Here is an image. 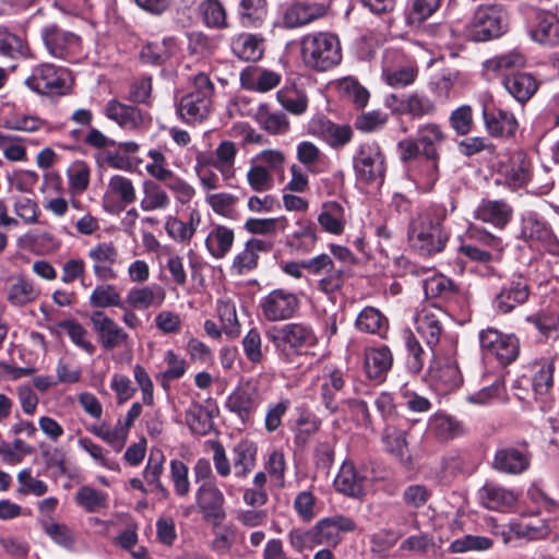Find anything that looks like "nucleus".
Instances as JSON below:
<instances>
[{"label": "nucleus", "mask_w": 559, "mask_h": 559, "mask_svg": "<svg viewBox=\"0 0 559 559\" xmlns=\"http://www.w3.org/2000/svg\"><path fill=\"white\" fill-rule=\"evenodd\" d=\"M447 140V133L436 122L420 123L415 138H407L397 143V152L403 163H409L418 157L412 168V177L417 186L429 191L439 179L440 148Z\"/></svg>", "instance_id": "f257e3e1"}, {"label": "nucleus", "mask_w": 559, "mask_h": 559, "mask_svg": "<svg viewBox=\"0 0 559 559\" xmlns=\"http://www.w3.org/2000/svg\"><path fill=\"white\" fill-rule=\"evenodd\" d=\"M445 217L447 209L443 205H431L411 222L408 240L420 255L429 257L444 249L449 240V234L443 228Z\"/></svg>", "instance_id": "f03ea898"}, {"label": "nucleus", "mask_w": 559, "mask_h": 559, "mask_svg": "<svg viewBox=\"0 0 559 559\" xmlns=\"http://www.w3.org/2000/svg\"><path fill=\"white\" fill-rule=\"evenodd\" d=\"M300 56L306 68L326 72L342 61V46L338 37L330 32L307 34L300 41Z\"/></svg>", "instance_id": "7ed1b4c3"}, {"label": "nucleus", "mask_w": 559, "mask_h": 559, "mask_svg": "<svg viewBox=\"0 0 559 559\" xmlns=\"http://www.w3.org/2000/svg\"><path fill=\"white\" fill-rule=\"evenodd\" d=\"M214 91L215 86L209 75L203 72L195 74L190 91L177 104L179 118L189 124L205 121L212 111Z\"/></svg>", "instance_id": "20e7f679"}, {"label": "nucleus", "mask_w": 559, "mask_h": 559, "mask_svg": "<svg viewBox=\"0 0 559 559\" xmlns=\"http://www.w3.org/2000/svg\"><path fill=\"white\" fill-rule=\"evenodd\" d=\"M285 154L280 150H264L251 158L246 178L249 187L259 193L273 189V174L283 173Z\"/></svg>", "instance_id": "39448f33"}, {"label": "nucleus", "mask_w": 559, "mask_h": 559, "mask_svg": "<svg viewBox=\"0 0 559 559\" xmlns=\"http://www.w3.org/2000/svg\"><path fill=\"white\" fill-rule=\"evenodd\" d=\"M508 14L501 5H479L467 25V36L474 41H487L507 32Z\"/></svg>", "instance_id": "423d86ee"}, {"label": "nucleus", "mask_w": 559, "mask_h": 559, "mask_svg": "<svg viewBox=\"0 0 559 559\" xmlns=\"http://www.w3.org/2000/svg\"><path fill=\"white\" fill-rule=\"evenodd\" d=\"M356 179L362 183H380L384 179L386 164L382 147L376 141L358 145L353 155Z\"/></svg>", "instance_id": "0eeeda50"}, {"label": "nucleus", "mask_w": 559, "mask_h": 559, "mask_svg": "<svg viewBox=\"0 0 559 559\" xmlns=\"http://www.w3.org/2000/svg\"><path fill=\"white\" fill-rule=\"evenodd\" d=\"M455 353L453 344H450L447 350H433L428 372L431 385L440 394L456 390L463 382Z\"/></svg>", "instance_id": "6e6552de"}, {"label": "nucleus", "mask_w": 559, "mask_h": 559, "mask_svg": "<svg viewBox=\"0 0 559 559\" xmlns=\"http://www.w3.org/2000/svg\"><path fill=\"white\" fill-rule=\"evenodd\" d=\"M270 340L280 356L287 361L317 343L312 329L301 323H288L274 329Z\"/></svg>", "instance_id": "1a4fd4ad"}, {"label": "nucleus", "mask_w": 559, "mask_h": 559, "mask_svg": "<svg viewBox=\"0 0 559 559\" xmlns=\"http://www.w3.org/2000/svg\"><path fill=\"white\" fill-rule=\"evenodd\" d=\"M418 76L416 61L397 48H386L382 56V79L393 88H403Z\"/></svg>", "instance_id": "9d476101"}, {"label": "nucleus", "mask_w": 559, "mask_h": 559, "mask_svg": "<svg viewBox=\"0 0 559 559\" xmlns=\"http://www.w3.org/2000/svg\"><path fill=\"white\" fill-rule=\"evenodd\" d=\"M40 37L47 52L56 59L74 62L81 53V38L76 34L61 28L56 23L41 27Z\"/></svg>", "instance_id": "9b49d317"}, {"label": "nucleus", "mask_w": 559, "mask_h": 559, "mask_svg": "<svg viewBox=\"0 0 559 559\" xmlns=\"http://www.w3.org/2000/svg\"><path fill=\"white\" fill-rule=\"evenodd\" d=\"M69 72L52 63H41L32 69L26 78V86L41 95H63L68 90Z\"/></svg>", "instance_id": "f8f14e48"}, {"label": "nucleus", "mask_w": 559, "mask_h": 559, "mask_svg": "<svg viewBox=\"0 0 559 559\" xmlns=\"http://www.w3.org/2000/svg\"><path fill=\"white\" fill-rule=\"evenodd\" d=\"M479 343L487 357H493L501 366L513 362L520 353V343L515 335L503 334L497 329L480 331Z\"/></svg>", "instance_id": "ddd939ff"}, {"label": "nucleus", "mask_w": 559, "mask_h": 559, "mask_svg": "<svg viewBox=\"0 0 559 559\" xmlns=\"http://www.w3.org/2000/svg\"><path fill=\"white\" fill-rule=\"evenodd\" d=\"M94 276L103 282L115 281L121 265L120 252L114 241H100L92 246L86 253Z\"/></svg>", "instance_id": "4468645a"}, {"label": "nucleus", "mask_w": 559, "mask_h": 559, "mask_svg": "<svg viewBox=\"0 0 559 559\" xmlns=\"http://www.w3.org/2000/svg\"><path fill=\"white\" fill-rule=\"evenodd\" d=\"M445 318L447 312L442 310L441 306L429 301L416 311V331L432 352L440 342L443 333V320Z\"/></svg>", "instance_id": "2eb2a0df"}, {"label": "nucleus", "mask_w": 559, "mask_h": 559, "mask_svg": "<svg viewBox=\"0 0 559 559\" xmlns=\"http://www.w3.org/2000/svg\"><path fill=\"white\" fill-rule=\"evenodd\" d=\"M520 236L528 241L531 246L559 257V240L548 224L535 213H527L523 216Z\"/></svg>", "instance_id": "dca6fc26"}, {"label": "nucleus", "mask_w": 559, "mask_h": 559, "mask_svg": "<svg viewBox=\"0 0 559 559\" xmlns=\"http://www.w3.org/2000/svg\"><path fill=\"white\" fill-rule=\"evenodd\" d=\"M195 504L203 518L217 525L226 518L225 497L214 480L203 481L197 489Z\"/></svg>", "instance_id": "f3484780"}, {"label": "nucleus", "mask_w": 559, "mask_h": 559, "mask_svg": "<svg viewBox=\"0 0 559 559\" xmlns=\"http://www.w3.org/2000/svg\"><path fill=\"white\" fill-rule=\"evenodd\" d=\"M532 461V453L528 450V444L508 445L499 448L493 456L492 467L502 474L507 475H521L525 473Z\"/></svg>", "instance_id": "a211bd4d"}, {"label": "nucleus", "mask_w": 559, "mask_h": 559, "mask_svg": "<svg viewBox=\"0 0 559 559\" xmlns=\"http://www.w3.org/2000/svg\"><path fill=\"white\" fill-rule=\"evenodd\" d=\"M298 306L297 296L285 289H274L260 301L261 312L270 322L290 319Z\"/></svg>", "instance_id": "6ab92c4d"}, {"label": "nucleus", "mask_w": 559, "mask_h": 559, "mask_svg": "<svg viewBox=\"0 0 559 559\" xmlns=\"http://www.w3.org/2000/svg\"><path fill=\"white\" fill-rule=\"evenodd\" d=\"M530 295L528 280L522 275H514L501 286L493 300V307L498 312L506 314L525 304Z\"/></svg>", "instance_id": "aec40b11"}, {"label": "nucleus", "mask_w": 559, "mask_h": 559, "mask_svg": "<svg viewBox=\"0 0 559 559\" xmlns=\"http://www.w3.org/2000/svg\"><path fill=\"white\" fill-rule=\"evenodd\" d=\"M346 372L340 368L325 367L319 378L320 396L330 413L338 412L344 405L341 394L344 392Z\"/></svg>", "instance_id": "412c9836"}, {"label": "nucleus", "mask_w": 559, "mask_h": 559, "mask_svg": "<svg viewBox=\"0 0 559 559\" xmlns=\"http://www.w3.org/2000/svg\"><path fill=\"white\" fill-rule=\"evenodd\" d=\"M91 323L100 345L106 350L120 347L129 340V334L104 311H94L91 314Z\"/></svg>", "instance_id": "4be33fe9"}, {"label": "nucleus", "mask_w": 559, "mask_h": 559, "mask_svg": "<svg viewBox=\"0 0 559 559\" xmlns=\"http://www.w3.org/2000/svg\"><path fill=\"white\" fill-rule=\"evenodd\" d=\"M103 114L107 119L128 131L139 130L146 122L145 115L140 108L121 103L118 99L108 100L104 106Z\"/></svg>", "instance_id": "5701e85b"}, {"label": "nucleus", "mask_w": 559, "mask_h": 559, "mask_svg": "<svg viewBox=\"0 0 559 559\" xmlns=\"http://www.w3.org/2000/svg\"><path fill=\"white\" fill-rule=\"evenodd\" d=\"M367 484L366 471L357 469L349 461L342 464L334 479L336 491L350 498L364 497Z\"/></svg>", "instance_id": "b1692460"}, {"label": "nucleus", "mask_w": 559, "mask_h": 559, "mask_svg": "<svg viewBox=\"0 0 559 559\" xmlns=\"http://www.w3.org/2000/svg\"><path fill=\"white\" fill-rule=\"evenodd\" d=\"M309 130L311 134L320 138L333 148L345 146L353 138V131L349 126L336 124L324 117L312 119Z\"/></svg>", "instance_id": "393cba45"}, {"label": "nucleus", "mask_w": 559, "mask_h": 559, "mask_svg": "<svg viewBox=\"0 0 559 559\" xmlns=\"http://www.w3.org/2000/svg\"><path fill=\"white\" fill-rule=\"evenodd\" d=\"M483 119L487 132L493 138L513 136L519 127L512 112L497 107L484 106Z\"/></svg>", "instance_id": "a878e982"}, {"label": "nucleus", "mask_w": 559, "mask_h": 559, "mask_svg": "<svg viewBox=\"0 0 559 559\" xmlns=\"http://www.w3.org/2000/svg\"><path fill=\"white\" fill-rule=\"evenodd\" d=\"M201 219L202 215L198 207H188L187 221H182L175 215H169L165 221V230L176 242L189 243L195 235Z\"/></svg>", "instance_id": "bb28decb"}, {"label": "nucleus", "mask_w": 559, "mask_h": 559, "mask_svg": "<svg viewBox=\"0 0 559 559\" xmlns=\"http://www.w3.org/2000/svg\"><path fill=\"white\" fill-rule=\"evenodd\" d=\"M234 242V228L214 222L209 225L204 245L212 258L224 259L230 252Z\"/></svg>", "instance_id": "cd10ccee"}, {"label": "nucleus", "mask_w": 559, "mask_h": 559, "mask_svg": "<svg viewBox=\"0 0 559 559\" xmlns=\"http://www.w3.org/2000/svg\"><path fill=\"white\" fill-rule=\"evenodd\" d=\"M478 499L483 507L492 511L504 512L516 504V493L501 485L486 483L478 490Z\"/></svg>", "instance_id": "c85d7f7f"}, {"label": "nucleus", "mask_w": 559, "mask_h": 559, "mask_svg": "<svg viewBox=\"0 0 559 559\" xmlns=\"http://www.w3.org/2000/svg\"><path fill=\"white\" fill-rule=\"evenodd\" d=\"M166 299L165 289L158 284L131 287L124 302L129 308L147 310L152 307H160Z\"/></svg>", "instance_id": "c756f323"}, {"label": "nucleus", "mask_w": 559, "mask_h": 559, "mask_svg": "<svg viewBox=\"0 0 559 559\" xmlns=\"http://www.w3.org/2000/svg\"><path fill=\"white\" fill-rule=\"evenodd\" d=\"M217 414L218 408L214 403H192L185 413V420L193 435L206 436L213 429V419Z\"/></svg>", "instance_id": "7c9ffc66"}, {"label": "nucleus", "mask_w": 559, "mask_h": 559, "mask_svg": "<svg viewBox=\"0 0 559 559\" xmlns=\"http://www.w3.org/2000/svg\"><path fill=\"white\" fill-rule=\"evenodd\" d=\"M240 83L245 90L266 93L281 83V74L260 67H248L240 73Z\"/></svg>", "instance_id": "2f4dec72"}, {"label": "nucleus", "mask_w": 559, "mask_h": 559, "mask_svg": "<svg viewBox=\"0 0 559 559\" xmlns=\"http://www.w3.org/2000/svg\"><path fill=\"white\" fill-rule=\"evenodd\" d=\"M423 288L427 299H438L445 304H457L462 298V292L456 284L442 274L426 278L423 282Z\"/></svg>", "instance_id": "473e14b6"}, {"label": "nucleus", "mask_w": 559, "mask_h": 559, "mask_svg": "<svg viewBox=\"0 0 559 559\" xmlns=\"http://www.w3.org/2000/svg\"><path fill=\"white\" fill-rule=\"evenodd\" d=\"M272 249V242L250 238L246 241L243 249L235 255L231 264V270L238 274H247L258 265L260 252H267Z\"/></svg>", "instance_id": "72a5a7b5"}, {"label": "nucleus", "mask_w": 559, "mask_h": 559, "mask_svg": "<svg viewBox=\"0 0 559 559\" xmlns=\"http://www.w3.org/2000/svg\"><path fill=\"white\" fill-rule=\"evenodd\" d=\"M349 218L348 210L337 201L324 202L318 215L321 228L331 235H342Z\"/></svg>", "instance_id": "f704fd0d"}, {"label": "nucleus", "mask_w": 559, "mask_h": 559, "mask_svg": "<svg viewBox=\"0 0 559 559\" xmlns=\"http://www.w3.org/2000/svg\"><path fill=\"white\" fill-rule=\"evenodd\" d=\"M326 13L322 3H295L288 7L283 14V25L286 28H296L311 23Z\"/></svg>", "instance_id": "c9c22d12"}, {"label": "nucleus", "mask_w": 559, "mask_h": 559, "mask_svg": "<svg viewBox=\"0 0 559 559\" xmlns=\"http://www.w3.org/2000/svg\"><path fill=\"white\" fill-rule=\"evenodd\" d=\"M12 106L5 104L0 109L1 124L14 131L36 132L48 128V122L36 115L11 112Z\"/></svg>", "instance_id": "e433bc0d"}, {"label": "nucleus", "mask_w": 559, "mask_h": 559, "mask_svg": "<svg viewBox=\"0 0 559 559\" xmlns=\"http://www.w3.org/2000/svg\"><path fill=\"white\" fill-rule=\"evenodd\" d=\"M513 216V209L502 200H483L475 211V217L497 228H504Z\"/></svg>", "instance_id": "4c0bfd02"}, {"label": "nucleus", "mask_w": 559, "mask_h": 559, "mask_svg": "<svg viewBox=\"0 0 559 559\" xmlns=\"http://www.w3.org/2000/svg\"><path fill=\"white\" fill-rule=\"evenodd\" d=\"M531 37L540 45H559V19L557 15L549 11H537Z\"/></svg>", "instance_id": "58836bf2"}, {"label": "nucleus", "mask_w": 559, "mask_h": 559, "mask_svg": "<svg viewBox=\"0 0 559 559\" xmlns=\"http://www.w3.org/2000/svg\"><path fill=\"white\" fill-rule=\"evenodd\" d=\"M238 152V145L230 140L221 141L213 152H209L215 169L224 181H229L236 176L235 164Z\"/></svg>", "instance_id": "ea45409f"}, {"label": "nucleus", "mask_w": 559, "mask_h": 559, "mask_svg": "<svg viewBox=\"0 0 559 559\" xmlns=\"http://www.w3.org/2000/svg\"><path fill=\"white\" fill-rule=\"evenodd\" d=\"M258 447L249 439H241L231 450L235 477L246 478L257 466Z\"/></svg>", "instance_id": "a19ab883"}, {"label": "nucleus", "mask_w": 559, "mask_h": 559, "mask_svg": "<svg viewBox=\"0 0 559 559\" xmlns=\"http://www.w3.org/2000/svg\"><path fill=\"white\" fill-rule=\"evenodd\" d=\"M506 91L520 104H525L538 88L536 79L525 72L506 75L502 80Z\"/></svg>", "instance_id": "79ce46f5"}, {"label": "nucleus", "mask_w": 559, "mask_h": 559, "mask_svg": "<svg viewBox=\"0 0 559 559\" xmlns=\"http://www.w3.org/2000/svg\"><path fill=\"white\" fill-rule=\"evenodd\" d=\"M165 455L162 450L153 449L150 452L146 466L143 471V478L150 490L156 492L163 499L169 498V490L163 485L160 477L164 472Z\"/></svg>", "instance_id": "37998d69"}, {"label": "nucleus", "mask_w": 559, "mask_h": 559, "mask_svg": "<svg viewBox=\"0 0 559 559\" xmlns=\"http://www.w3.org/2000/svg\"><path fill=\"white\" fill-rule=\"evenodd\" d=\"M548 526L543 521L533 523L531 521L510 522L508 530L501 532L502 540L509 544L513 539L525 538L536 540L545 538L548 535Z\"/></svg>", "instance_id": "c03bdc74"}, {"label": "nucleus", "mask_w": 559, "mask_h": 559, "mask_svg": "<svg viewBox=\"0 0 559 559\" xmlns=\"http://www.w3.org/2000/svg\"><path fill=\"white\" fill-rule=\"evenodd\" d=\"M258 406V395L248 389L235 390L226 401L228 411L236 414L242 424H247L251 420Z\"/></svg>", "instance_id": "a18cd8bd"}, {"label": "nucleus", "mask_w": 559, "mask_h": 559, "mask_svg": "<svg viewBox=\"0 0 559 559\" xmlns=\"http://www.w3.org/2000/svg\"><path fill=\"white\" fill-rule=\"evenodd\" d=\"M297 228L286 237L285 245L295 253L310 252L317 242V229L312 222L300 219L297 222Z\"/></svg>", "instance_id": "49530a36"}, {"label": "nucleus", "mask_w": 559, "mask_h": 559, "mask_svg": "<svg viewBox=\"0 0 559 559\" xmlns=\"http://www.w3.org/2000/svg\"><path fill=\"white\" fill-rule=\"evenodd\" d=\"M234 55L243 61H258L264 53V39L260 35L243 33L231 39Z\"/></svg>", "instance_id": "de8ad7c7"}, {"label": "nucleus", "mask_w": 559, "mask_h": 559, "mask_svg": "<svg viewBox=\"0 0 559 559\" xmlns=\"http://www.w3.org/2000/svg\"><path fill=\"white\" fill-rule=\"evenodd\" d=\"M171 199L168 192L158 183L146 180L142 187L140 207L144 212H165L170 207Z\"/></svg>", "instance_id": "09e8293b"}, {"label": "nucleus", "mask_w": 559, "mask_h": 559, "mask_svg": "<svg viewBox=\"0 0 559 559\" xmlns=\"http://www.w3.org/2000/svg\"><path fill=\"white\" fill-rule=\"evenodd\" d=\"M393 357L386 346L370 348L365 355V369L367 376L376 381H382L391 369Z\"/></svg>", "instance_id": "8fccbe9b"}, {"label": "nucleus", "mask_w": 559, "mask_h": 559, "mask_svg": "<svg viewBox=\"0 0 559 559\" xmlns=\"http://www.w3.org/2000/svg\"><path fill=\"white\" fill-rule=\"evenodd\" d=\"M193 169L204 190H216L222 187V176L215 169L209 152L200 151L197 153Z\"/></svg>", "instance_id": "3c124183"}, {"label": "nucleus", "mask_w": 559, "mask_h": 559, "mask_svg": "<svg viewBox=\"0 0 559 559\" xmlns=\"http://www.w3.org/2000/svg\"><path fill=\"white\" fill-rule=\"evenodd\" d=\"M355 325L360 332L383 337L388 332L389 321L380 310L368 306L358 313Z\"/></svg>", "instance_id": "603ef678"}, {"label": "nucleus", "mask_w": 559, "mask_h": 559, "mask_svg": "<svg viewBox=\"0 0 559 559\" xmlns=\"http://www.w3.org/2000/svg\"><path fill=\"white\" fill-rule=\"evenodd\" d=\"M74 502L85 512L97 513L108 508L109 496L90 485H83L78 489Z\"/></svg>", "instance_id": "864d4df0"}, {"label": "nucleus", "mask_w": 559, "mask_h": 559, "mask_svg": "<svg viewBox=\"0 0 559 559\" xmlns=\"http://www.w3.org/2000/svg\"><path fill=\"white\" fill-rule=\"evenodd\" d=\"M29 55V46L23 37L0 27V57L16 60L27 58Z\"/></svg>", "instance_id": "5fc2aeb1"}, {"label": "nucleus", "mask_w": 559, "mask_h": 559, "mask_svg": "<svg viewBox=\"0 0 559 559\" xmlns=\"http://www.w3.org/2000/svg\"><path fill=\"white\" fill-rule=\"evenodd\" d=\"M38 296L34 283L23 276L14 277L7 287L8 301L16 307L34 301Z\"/></svg>", "instance_id": "6e6d98bb"}, {"label": "nucleus", "mask_w": 559, "mask_h": 559, "mask_svg": "<svg viewBox=\"0 0 559 559\" xmlns=\"http://www.w3.org/2000/svg\"><path fill=\"white\" fill-rule=\"evenodd\" d=\"M506 183L512 189L521 188L531 179V163L519 152L511 157L504 170Z\"/></svg>", "instance_id": "4d7b16f0"}, {"label": "nucleus", "mask_w": 559, "mask_h": 559, "mask_svg": "<svg viewBox=\"0 0 559 559\" xmlns=\"http://www.w3.org/2000/svg\"><path fill=\"white\" fill-rule=\"evenodd\" d=\"M255 120L263 130L271 134H284L289 130L286 115L281 111H272L266 104L259 105Z\"/></svg>", "instance_id": "13d9d810"}, {"label": "nucleus", "mask_w": 559, "mask_h": 559, "mask_svg": "<svg viewBox=\"0 0 559 559\" xmlns=\"http://www.w3.org/2000/svg\"><path fill=\"white\" fill-rule=\"evenodd\" d=\"M105 198H116L122 207L136 200V191L132 180L121 175L110 177Z\"/></svg>", "instance_id": "bf43d9fd"}, {"label": "nucleus", "mask_w": 559, "mask_h": 559, "mask_svg": "<svg viewBox=\"0 0 559 559\" xmlns=\"http://www.w3.org/2000/svg\"><path fill=\"white\" fill-rule=\"evenodd\" d=\"M394 110L407 114L413 119H420L435 115L437 107L429 97L414 93L403 99V108H394Z\"/></svg>", "instance_id": "052dcab7"}, {"label": "nucleus", "mask_w": 559, "mask_h": 559, "mask_svg": "<svg viewBox=\"0 0 559 559\" xmlns=\"http://www.w3.org/2000/svg\"><path fill=\"white\" fill-rule=\"evenodd\" d=\"M532 386L535 393L546 394L554 384V360L544 358L532 364Z\"/></svg>", "instance_id": "680f3d73"}, {"label": "nucleus", "mask_w": 559, "mask_h": 559, "mask_svg": "<svg viewBox=\"0 0 559 559\" xmlns=\"http://www.w3.org/2000/svg\"><path fill=\"white\" fill-rule=\"evenodd\" d=\"M296 157L310 173L323 171L324 154L310 141H301L296 147Z\"/></svg>", "instance_id": "e2e57ef3"}, {"label": "nucleus", "mask_w": 559, "mask_h": 559, "mask_svg": "<svg viewBox=\"0 0 559 559\" xmlns=\"http://www.w3.org/2000/svg\"><path fill=\"white\" fill-rule=\"evenodd\" d=\"M280 104L294 115H301L308 108L306 93L296 86H284L276 93Z\"/></svg>", "instance_id": "0e129e2a"}, {"label": "nucleus", "mask_w": 559, "mask_h": 559, "mask_svg": "<svg viewBox=\"0 0 559 559\" xmlns=\"http://www.w3.org/2000/svg\"><path fill=\"white\" fill-rule=\"evenodd\" d=\"M312 488L299 491L293 501L294 511L305 523L311 522L319 513L318 498Z\"/></svg>", "instance_id": "69168bd1"}, {"label": "nucleus", "mask_w": 559, "mask_h": 559, "mask_svg": "<svg viewBox=\"0 0 559 559\" xmlns=\"http://www.w3.org/2000/svg\"><path fill=\"white\" fill-rule=\"evenodd\" d=\"M288 227V219L285 216L270 218H248L245 229L253 235H275L277 231H285Z\"/></svg>", "instance_id": "338daca9"}, {"label": "nucleus", "mask_w": 559, "mask_h": 559, "mask_svg": "<svg viewBox=\"0 0 559 559\" xmlns=\"http://www.w3.org/2000/svg\"><path fill=\"white\" fill-rule=\"evenodd\" d=\"M123 301L117 287L112 284L97 285L90 296V304L96 308L123 307Z\"/></svg>", "instance_id": "774afa93"}]
</instances>
